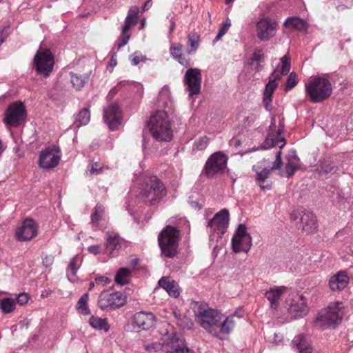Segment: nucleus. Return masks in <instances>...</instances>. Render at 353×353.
<instances>
[{
	"label": "nucleus",
	"instance_id": "1",
	"mask_svg": "<svg viewBox=\"0 0 353 353\" xmlns=\"http://www.w3.org/2000/svg\"><path fill=\"white\" fill-rule=\"evenodd\" d=\"M195 317L199 324L208 332L219 339L218 325L223 318V314L217 310L209 308L203 303H196L194 309Z\"/></svg>",
	"mask_w": 353,
	"mask_h": 353
},
{
	"label": "nucleus",
	"instance_id": "2",
	"mask_svg": "<svg viewBox=\"0 0 353 353\" xmlns=\"http://www.w3.org/2000/svg\"><path fill=\"white\" fill-rule=\"evenodd\" d=\"M165 194L164 184L155 176L146 178L140 186L139 198L148 205L159 202Z\"/></svg>",
	"mask_w": 353,
	"mask_h": 353
},
{
	"label": "nucleus",
	"instance_id": "3",
	"mask_svg": "<svg viewBox=\"0 0 353 353\" xmlns=\"http://www.w3.org/2000/svg\"><path fill=\"white\" fill-rule=\"evenodd\" d=\"M149 130L152 137L158 141H169L172 138V131L165 111H157L148 121Z\"/></svg>",
	"mask_w": 353,
	"mask_h": 353
},
{
	"label": "nucleus",
	"instance_id": "4",
	"mask_svg": "<svg viewBox=\"0 0 353 353\" xmlns=\"http://www.w3.org/2000/svg\"><path fill=\"white\" fill-rule=\"evenodd\" d=\"M332 92L331 82L323 77H315L305 84V94L312 103H319L327 99Z\"/></svg>",
	"mask_w": 353,
	"mask_h": 353
},
{
	"label": "nucleus",
	"instance_id": "5",
	"mask_svg": "<svg viewBox=\"0 0 353 353\" xmlns=\"http://www.w3.org/2000/svg\"><path fill=\"white\" fill-rule=\"evenodd\" d=\"M158 241L162 254L172 258L177 253L179 231L174 227L167 226L159 233Z\"/></svg>",
	"mask_w": 353,
	"mask_h": 353
},
{
	"label": "nucleus",
	"instance_id": "6",
	"mask_svg": "<svg viewBox=\"0 0 353 353\" xmlns=\"http://www.w3.org/2000/svg\"><path fill=\"white\" fill-rule=\"evenodd\" d=\"M343 314V303L338 301L332 303L327 308L321 311L317 318V322L324 326L339 324Z\"/></svg>",
	"mask_w": 353,
	"mask_h": 353
},
{
	"label": "nucleus",
	"instance_id": "7",
	"mask_svg": "<svg viewBox=\"0 0 353 353\" xmlns=\"http://www.w3.org/2000/svg\"><path fill=\"white\" fill-rule=\"evenodd\" d=\"M292 220L299 219L297 226L299 230L306 234H312L316 230L317 220L314 214L306 210H297L292 212L290 214Z\"/></svg>",
	"mask_w": 353,
	"mask_h": 353
},
{
	"label": "nucleus",
	"instance_id": "8",
	"mask_svg": "<svg viewBox=\"0 0 353 353\" xmlns=\"http://www.w3.org/2000/svg\"><path fill=\"white\" fill-rule=\"evenodd\" d=\"M228 158L222 152L212 154L206 161L203 169L204 174L209 178L223 172L226 168Z\"/></svg>",
	"mask_w": 353,
	"mask_h": 353
},
{
	"label": "nucleus",
	"instance_id": "9",
	"mask_svg": "<svg viewBox=\"0 0 353 353\" xmlns=\"http://www.w3.org/2000/svg\"><path fill=\"white\" fill-rule=\"evenodd\" d=\"M54 57L50 50H39L34 58V66L36 71L47 77L53 70Z\"/></svg>",
	"mask_w": 353,
	"mask_h": 353
},
{
	"label": "nucleus",
	"instance_id": "10",
	"mask_svg": "<svg viewBox=\"0 0 353 353\" xmlns=\"http://www.w3.org/2000/svg\"><path fill=\"white\" fill-rule=\"evenodd\" d=\"M283 128V124L281 121H279V126L277 128L275 118L272 117L267 137L263 143V148L264 149H268L276 145L279 148H282L285 145V139L281 137Z\"/></svg>",
	"mask_w": 353,
	"mask_h": 353
},
{
	"label": "nucleus",
	"instance_id": "11",
	"mask_svg": "<svg viewBox=\"0 0 353 353\" xmlns=\"http://www.w3.org/2000/svg\"><path fill=\"white\" fill-rule=\"evenodd\" d=\"M26 117V110L23 103L21 101L10 104L6 113L4 122L7 125L17 127Z\"/></svg>",
	"mask_w": 353,
	"mask_h": 353
},
{
	"label": "nucleus",
	"instance_id": "12",
	"mask_svg": "<svg viewBox=\"0 0 353 353\" xmlns=\"http://www.w3.org/2000/svg\"><path fill=\"white\" fill-rule=\"evenodd\" d=\"M139 11V9L137 6H132L130 8L122 27L121 35L116 42L118 50L128 43L131 37L129 30L137 23Z\"/></svg>",
	"mask_w": 353,
	"mask_h": 353
},
{
	"label": "nucleus",
	"instance_id": "13",
	"mask_svg": "<svg viewBox=\"0 0 353 353\" xmlns=\"http://www.w3.org/2000/svg\"><path fill=\"white\" fill-rule=\"evenodd\" d=\"M61 159V151L55 145H52L42 150L39 157V165L43 169L55 168Z\"/></svg>",
	"mask_w": 353,
	"mask_h": 353
},
{
	"label": "nucleus",
	"instance_id": "14",
	"mask_svg": "<svg viewBox=\"0 0 353 353\" xmlns=\"http://www.w3.org/2000/svg\"><path fill=\"white\" fill-rule=\"evenodd\" d=\"M232 245L234 252H248L252 245V238L247 232L245 225H239L232 239Z\"/></svg>",
	"mask_w": 353,
	"mask_h": 353
},
{
	"label": "nucleus",
	"instance_id": "15",
	"mask_svg": "<svg viewBox=\"0 0 353 353\" xmlns=\"http://www.w3.org/2000/svg\"><path fill=\"white\" fill-rule=\"evenodd\" d=\"M125 297L121 292H102L98 299V306L103 310L106 309L114 310L125 303Z\"/></svg>",
	"mask_w": 353,
	"mask_h": 353
},
{
	"label": "nucleus",
	"instance_id": "16",
	"mask_svg": "<svg viewBox=\"0 0 353 353\" xmlns=\"http://www.w3.org/2000/svg\"><path fill=\"white\" fill-rule=\"evenodd\" d=\"M277 26V22L269 17L261 19L256 24L258 39L261 41H269L274 36Z\"/></svg>",
	"mask_w": 353,
	"mask_h": 353
},
{
	"label": "nucleus",
	"instance_id": "17",
	"mask_svg": "<svg viewBox=\"0 0 353 353\" xmlns=\"http://www.w3.org/2000/svg\"><path fill=\"white\" fill-rule=\"evenodd\" d=\"M38 234V225L31 219H26L15 230V238L19 241H28Z\"/></svg>",
	"mask_w": 353,
	"mask_h": 353
},
{
	"label": "nucleus",
	"instance_id": "18",
	"mask_svg": "<svg viewBox=\"0 0 353 353\" xmlns=\"http://www.w3.org/2000/svg\"><path fill=\"white\" fill-rule=\"evenodd\" d=\"M281 152L279 150L277 152L276 154V159L273 163V165L269 168H263L259 165H256L253 166L254 170L256 172V181L260 188L263 190H270L271 188L270 184L263 185L262 183L265 182V181L269 177L270 174V172L272 170L279 169L281 168L282 161H281Z\"/></svg>",
	"mask_w": 353,
	"mask_h": 353
},
{
	"label": "nucleus",
	"instance_id": "19",
	"mask_svg": "<svg viewBox=\"0 0 353 353\" xmlns=\"http://www.w3.org/2000/svg\"><path fill=\"white\" fill-rule=\"evenodd\" d=\"M184 83L190 96L198 94L201 90V73L199 69H188L184 76Z\"/></svg>",
	"mask_w": 353,
	"mask_h": 353
},
{
	"label": "nucleus",
	"instance_id": "20",
	"mask_svg": "<svg viewBox=\"0 0 353 353\" xmlns=\"http://www.w3.org/2000/svg\"><path fill=\"white\" fill-rule=\"evenodd\" d=\"M287 310L294 319L301 318L307 312V307L302 295H295L286 301Z\"/></svg>",
	"mask_w": 353,
	"mask_h": 353
},
{
	"label": "nucleus",
	"instance_id": "21",
	"mask_svg": "<svg viewBox=\"0 0 353 353\" xmlns=\"http://www.w3.org/2000/svg\"><path fill=\"white\" fill-rule=\"evenodd\" d=\"M103 118L111 130H115L122 122L121 111L116 103L110 104L103 110Z\"/></svg>",
	"mask_w": 353,
	"mask_h": 353
},
{
	"label": "nucleus",
	"instance_id": "22",
	"mask_svg": "<svg viewBox=\"0 0 353 353\" xmlns=\"http://www.w3.org/2000/svg\"><path fill=\"white\" fill-rule=\"evenodd\" d=\"M228 223L229 212L227 209H223L208 221L207 226L211 231H218L221 234H223L226 232Z\"/></svg>",
	"mask_w": 353,
	"mask_h": 353
},
{
	"label": "nucleus",
	"instance_id": "23",
	"mask_svg": "<svg viewBox=\"0 0 353 353\" xmlns=\"http://www.w3.org/2000/svg\"><path fill=\"white\" fill-rule=\"evenodd\" d=\"M165 353H190V350L185 346L184 339L181 335L172 333L168 335Z\"/></svg>",
	"mask_w": 353,
	"mask_h": 353
},
{
	"label": "nucleus",
	"instance_id": "24",
	"mask_svg": "<svg viewBox=\"0 0 353 353\" xmlns=\"http://www.w3.org/2000/svg\"><path fill=\"white\" fill-rule=\"evenodd\" d=\"M105 248L107 253L112 256H116L119 250L122 247L123 239L114 232H108L105 235Z\"/></svg>",
	"mask_w": 353,
	"mask_h": 353
},
{
	"label": "nucleus",
	"instance_id": "25",
	"mask_svg": "<svg viewBox=\"0 0 353 353\" xmlns=\"http://www.w3.org/2000/svg\"><path fill=\"white\" fill-rule=\"evenodd\" d=\"M133 322L139 328L146 330L154 325L155 316L151 312H139L134 315Z\"/></svg>",
	"mask_w": 353,
	"mask_h": 353
},
{
	"label": "nucleus",
	"instance_id": "26",
	"mask_svg": "<svg viewBox=\"0 0 353 353\" xmlns=\"http://www.w3.org/2000/svg\"><path fill=\"white\" fill-rule=\"evenodd\" d=\"M349 283V276L345 271H340L331 276L329 280V287L333 292L341 291Z\"/></svg>",
	"mask_w": 353,
	"mask_h": 353
},
{
	"label": "nucleus",
	"instance_id": "27",
	"mask_svg": "<svg viewBox=\"0 0 353 353\" xmlns=\"http://www.w3.org/2000/svg\"><path fill=\"white\" fill-rule=\"evenodd\" d=\"M300 168V160L294 150L289 151L286 156V163L283 175L287 177L292 176Z\"/></svg>",
	"mask_w": 353,
	"mask_h": 353
},
{
	"label": "nucleus",
	"instance_id": "28",
	"mask_svg": "<svg viewBox=\"0 0 353 353\" xmlns=\"http://www.w3.org/2000/svg\"><path fill=\"white\" fill-rule=\"evenodd\" d=\"M236 318H240V316H238L236 312H234L225 318L223 317L218 325V329H219V334H229L236 325Z\"/></svg>",
	"mask_w": 353,
	"mask_h": 353
},
{
	"label": "nucleus",
	"instance_id": "29",
	"mask_svg": "<svg viewBox=\"0 0 353 353\" xmlns=\"http://www.w3.org/2000/svg\"><path fill=\"white\" fill-rule=\"evenodd\" d=\"M159 285L171 296L177 297L180 294L178 283L169 276L162 277L159 281Z\"/></svg>",
	"mask_w": 353,
	"mask_h": 353
},
{
	"label": "nucleus",
	"instance_id": "30",
	"mask_svg": "<svg viewBox=\"0 0 353 353\" xmlns=\"http://www.w3.org/2000/svg\"><path fill=\"white\" fill-rule=\"evenodd\" d=\"M286 290L285 287H274L265 293V296L270 303V307L276 309L279 305V300Z\"/></svg>",
	"mask_w": 353,
	"mask_h": 353
},
{
	"label": "nucleus",
	"instance_id": "31",
	"mask_svg": "<svg viewBox=\"0 0 353 353\" xmlns=\"http://www.w3.org/2000/svg\"><path fill=\"white\" fill-rule=\"evenodd\" d=\"M283 26L287 28L294 29L300 32L306 31L308 28L306 21L297 17H288L285 21Z\"/></svg>",
	"mask_w": 353,
	"mask_h": 353
},
{
	"label": "nucleus",
	"instance_id": "32",
	"mask_svg": "<svg viewBox=\"0 0 353 353\" xmlns=\"http://www.w3.org/2000/svg\"><path fill=\"white\" fill-rule=\"evenodd\" d=\"M182 51L183 46L180 43L172 45L170 48V54L172 58L176 59L181 65L187 67L189 65V61L182 53Z\"/></svg>",
	"mask_w": 353,
	"mask_h": 353
},
{
	"label": "nucleus",
	"instance_id": "33",
	"mask_svg": "<svg viewBox=\"0 0 353 353\" xmlns=\"http://www.w3.org/2000/svg\"><path fill=\"white\" fill-rule=\"evenodd\" d=\"M276 82L269 81L266 84L263 92V103L267 110L270 111L272 108V95L277 87Z\"/></svg>",
	"mask_w": 353,
	"mask_h": 353
},
{
	"label": "nucleus",
	"instance_id": "34",
	"mask_svg": "<svg viewBox=\"0 0 353 353\" xmlns=\"http://www.w3.org/2000/svg\"><path fill=\"white\" fill-rule=\"evenodd\" d=\"M292 345L299 353H311L312 347L306 341L303 335H298L294 338Z\"/></svg>",
	"mask_w": 353,
	"mask_h": 353
},
{
	"label": "nucleus",
	"instance_id": "35",
	"mask_svg": "<svg viewBox=\"0 0 353 353\" xmlns=\"http://www.w3.org/2000/svg\"><path fill=\"white\" fill-rule=\"evenodd\" d=\"M81 265V256L76 255L72 257L69 262L68 266V272L67 276L70 281H72L76 276L77 272L78 269L80 268Z\"/></svg>",
	"mask_w": 353,
	"mask_h": 353
},
{
	"label": "nucleus",
	"instance_id": "36",
	"mask_svg": "<svg viewBox=\"0 0 353 353\" xmlns=\"http://www.w3.org/2000/svg\"><path fill=\"white\" fill-rule=\"evenodd\" d=\"M88 322L90 325L95 330H104L105 332L110 330V325L108 323L107 319L92 316L89 319Z\"/></svg>",
	"mask_w": 353,
	"mask_h": 353
},
{
	"label": "nucleus",
	"instance_id": "37",
	"mask_svg": "<svg viewBox=\"0 0 353 353\" xmlns=\"http://www.w3.org/2000/svg\"><path fill=\"white\" fill-rule=\"evenodd\" d=\"M90 119V114L88 109H83L77 114L74 125L77 128L87 125Z\"/></svg>",
	"mask_w": 353,
	"mask_h": 353
},
{
	"label": "nucleus",
	"instance_id": "38",
	"mask_svg": "<svg viewBox=\"0 0 353 353\" xmlns=\"http://www.w3.org/2000/svg\"><path fill=\"white\" fill-rule=\"evenodd\" d=\"M200 43V35L196 32H191L188 36V44L191 49L188 51V54L194 53L198 49Z\"/></svg>",
	"mask_w": 353,
	"mask_h": 353
},
{
	"label": "nucleus",
	"instance_id": "39",
	"mask_svg": "<svg viewBox=\"0 0 353 353\" xmlns=\"http://www.w3.org/2000/svg\"><path fill=\"white\" fill-rule=\"evenodd\" d=\"M173 314L176 321L177 324L181 327L183 329H190L193 326L192 321L186 316L181 313H178L176 312H174Z\"/></svg>",
	"mask_w": 353,
	"mask_h": 353
},
{
	"label": "nucleus",
	"instance_id": "40",
	"mask_svg": "<svg viewBox=\"0 0 353 353\" xmlns=\"http://www.w3.org/2000/svg\"><path fill=\"white\" fill-rule=\"evenodd\" d=\"M70 81L73 87L76 90H80L85 85V81L88 79V77L74 74L73 72H70Z\"/></svg>",
	"mask_w": 353,
	"mask_h": 353
},
{
	"label": "nucleus",
	"instance_id": "41",
	"mask_svg": "<svg viewBox=\"0 0 353 353\" xmlns=\"http://www.w3.org/2000/svg\"><path fill=\"white\" fill-rule=\"evenodd\" d=\"M130 275V271L128 268H121L116 273L114 280L118 284L123 285L128 283V278Z\"/></svg>",
	"mask_w": 353,
	"mask_h": 353
},
{
	"label": "nucleus",
	"instance_id": "42",
	"mask_svg": "<svg viewBox=\"0 0 353 353\" xmlns=\"http://www.w3.org/2000/svg\"><path fill=\"white\" fill-rule=\"evenodd\" d=\"M0 307L3 314L11 313L15 309V301L9 297L3 298L0 301Z\"/></svg>",
	"mask_w": 353,
	"mask_h": 353
},
{
	"label": "nucleus",
	"instance_id": "43",
	"mask_svg": "<svg viewBox=\"0 0 353 353\" xmlns=\"http://www.w3.org/2000/svg\"><path fill=\"white\" fill-rule=\"evenodd\" d=\"M88 294H84L81 296L79 299L77 304V309L80 314H88L90 313V310L88 305Z\"/></svg>",
	"mask_w": 353,
	"mask_h": 353
},
{
	"label": "nucleus",
	"instance_id": "44",
	"mask_svg": "<svg viewBox=\"0 0 353 353\" xmlns=\"http://www.w3.org/2000/svg\"><path fill=\"white\" fill-rule=\"evenodd\" d=\"M168 340V336L163 339V343L153 342L145 346V350L149 352H157L159 351H163L165 352V343Z\"/></svg>",
	"mask_w": 353,
	"mask_h": 353
},
{
	"label": "nucleus",
	"instance_id": "45",
	"mask_svg": "<svg viewBox=\"0 0 353 353\" xmlns=\"http://www.w3.org/2000/svg\"><path fill=\"white\" fill-rule=\"evenodd\" d=\"M104 214V208L101 205H97L94 208V212L91 215L92 223L97 226L99 221H100Z\"/></svg>",
	"mask_w": 353,
	"mask_h": 353
},
{
	"label": "nucleus",
	"instance_id": "46",
	"mask_svg": "<svg viewBox=\"0 0 353 353\" xmlns=\"http://www.w3.org/2000/svg\"><path fill=\"white\" fill-rule=\"evenodd\" d=\"M332 161L329 159H324L320 163L319 174H327L333 170Z\"/></svg>",
	"mask_w": 353,
	"mask_h": 353
},
{
	"label": "nucleus",
	"instance_id": "47",
	"mask_svg": "<svg viewBox=\"0 0 353 353\" xmlns=\"http://www.w3.org/2000/svg\"><path fill=\"white\" fill-rule=\"evenodd\" d=\"M209 143L208 137L204 136L195 141L193 145V150L200 151L205 150Z\"/></svg>",
	"mask_w": 353,
	"mask_h": 353
},
{
	"label": "nucleus",
	"instance_id": "48",
	"mask_svg": "<svg viewBox=\"0 0 353 353\" xmlns=\"http://www.w3.org/2000/svg\"><path fill=\"white\" fill-rule=\"evenodd\" d=\"M231 26V22L229 19H228L221 26V27L219 30V32L216 36L214 43L218 41L224 34H226L229 28Z\"/></svg>",
	"mask_w": 353,
	"mask_h": 353
},
{
	"label": "nucleus",
	"instance_id": "49",
	"mask_svg": "<svg viewBox=\"0 0 353 353\" xmlns=\"http://www.w3.org/2000/svg\"><path fill=\"white\" fill-rule=\"evenodd\" d=\"M281 74L287 75L290 70V57L288 55H285L281 58Z\"/></svg>",
	"mask_w": 353,
	"mask_h": 353
},
{
	"label": "nucleus",
	"instance_id": "50",
	"mask_svg": "<svg viewBox=\"0 0 353 353\" xmlns=\"http://www.w3.org/2000/svg\"><path fill=\"white\" fill-rule=\"evenodd\" d=\"M297 77L294 72L290 73L286 81V90H290L297 84Z\"/></svg>",
	"mask_w": 353,
	"mask_h": 353
},
{
	"label": "nucleus",
	"instance_id": "51",
	"mask_svg": "<svg viewBox=\"0 0 353 353\" xmlns=\"http://www.w3.org/2000/svg\"><path fill=\"white\" fill-rule=\"evenodd\" d=\"M90 172L91 174H99L102 170L103 166L101 163L94 162L89 165Z\"/></svg>",
	"mask_w": 353,
	"mask_h": 353
},
{
	"label": "nucleus",
	"instance_id": "52",
	"mask_svg": "<svg viewBox=\"0 0 353 353\" xmlns=\"http://www.w3.org/2000/svg\"><path fill=\"white\" fill-rule=\"evenodd\" d=\"M264 58V54L261 49H257L253 53V56L252 59L255 61L257 63H260L263 61Z\"/></svg>",
	"mask_w": 353,
	"mask_h": 353
},
{
	"label": "nucleus",
	"instance_id": "53",
	"mask_svg": "<svg viewBox=\"0 0 353 353\" xmlns=\"http://www.w3.org/2000/svg\"><path fill=\"white\" fill-rule=\"evenodd\" d=\"M110 279L106 276H101L96 277L95 281L97 285H100L101 286L106 285L110 283Z\"/></svg>",
	"mask_w": 353,
	"mask_h": 353
},
{
	"label": "nucleus",
	"instance_id": "54",
	"mask_svg": "<svg viewBox=\"0 0 353 353\" xmlns=\"http://www.w3.org/2000/svg\"><path fill=\"white\" fill-rule=\"evenodd\" d=\"M43 264L46 268L50 267L54 262V256L52 255L46 254L42 256Z\"/></svg>",
	"mask_w": 353,
	"mask_h": 353
},
{
	"label": "nucleus",
	"instance_id": "55",
	"mask_svg": "<svg viewBox=\"0 0 353 353\" xmlns=\"http://www.w3.org/2000/svg\"><path fill=\"white\" fill-rule=\"evenodd\" d=\"M28 301V295L26 293H20L17 297V302L20 305L26 304Z\"/></svg>",
	"mask_w": 353,
	"mask_h": 353
},
{
	"label": "nucleus",
	"instance_id": "56",
	"mask_svg": "<svg viewBox=\"0 0 353 353\" xmlns=\"http://www.w3.org/2000/svg\"><path fill=\"white\" fill-rule=\"evenodd\" d=\"M6 29V27H0V46L5 41L6 39L8 37V34L5 32Z\"/></svg>",
	"mask_w": 353,
	"mask_h": 353
},
{
	"label": "nucleus",
	"instance_id": "57",
	"mask_svg": "<svg viewBox=\"0 0 353 353\" xmlns=\"http://www.w3.org/2000/svg\"><path fill=\"white\" fill-rule=\"evenodd\" d=\"M281 72L279 73L278 71L274 70L270 77V81H274L276 82L277 80H279L281 77Z\"/></svg>",
	"mask_w": 353,
	"mask_h": 353
},
{
	"label": "nucleus",
	"instance_id": "58",
	"mask_svg": "<svg viewBox=\"0 0 353 353\" xmlns=\"http://www.w3.org/2000/svg\"><path fill=\"white\" fill-rule=\"evenodd\" d=\"M88 251L90 253H92L94 255H97L100 252V246L98 245H91V246L88 247Z\"/></svg>",
	"mask_w": 353,
	"mask_h": 353
},
{
	"label": "nucleus",
	"instance_id": "59",
	"mask_svg": "<svg viewBox=\"0 0 353 353\" xmlns=\"http://www.w3.org/2000/svg\"><path fill=\"white\" fill-rule=\"evenodd\" d=\"M152 6V1L151 0H148L143 5V10L145 11L148 10L149 8H150Z\"/></svg>",
	"mask_w": 353,
	"mask_h": 353
},
{
	"label": "nucleus",
	"instance_id": "60",
	"mask_svg": "<svg viewBox=\"0 0 353 353\" xmlns=\"http://www.w3.org/2000/svg\"><path fill=\"white\" fill-rule=\"evenodd\" d=\"M140 61H141V58L138 56L133 57L132 59V63L134 65H138L140 63Z\"/></svg>",
	"mask_w": 353,
	"mask_h": 353
},
{
	"label": "nucleus",
	"instance_id": "61",
	"mask_svg": "<svg viewBox=\"0 0 353 353\" xmlns=\"http://www.w3.org/2000/svg\"><path fill=\"white\" fill-rule=\"evenodd\" d=\"M228 174L230 176V178L232 179V183H234L235 182V181H236V174L234 173H232L229 170L228 171Z\"/></svg>",
	"mask_w": 353,
	"mask_h": 353
},
{
	"label": "nucleus",
	"instance_id": "62",
	"mask_svg": "<svg viewBox=\"0 0 353 353\" xmlns=\"http://www.w3.org/2000/svg\"><path fill=\"white\" fill-rule=\"evenodd\" d=\"M174 28H175V22L172 19H171L170 20V28H169V33L170 34H172V32H173Z\"/></svg>",
	"mask_w": 353,
	"mask_h": 353
},
{
	"label": "nucleus",
	"instance_id": "63",
	"mask_svg": "<svg viewBox=\"0 0 353 353\" xmlns=\"http://www.w3.org/2000/svg\"><path fill=\"white\" fill-rule=\"evenodd\" d=\"M145 23H146L145 19H142L141 28H143L145 26Z\"/></svg>",
	"mask_w": 353,
	"mask_h": 353
},
{
	"label": "nucleus",
	"instance_id": "64",
	"mask_svg": "<svg viewBox=\"0 0 353 353\" xmlns=\"http://www.w3.org/2000/svg\"><path fill=\"white\" fill-rule=\"evenodd\" d=\"M94 287V283L90 282V285H89V290H91L92 289H93Z\"/></svg>",
	"mask_w": 353,
	"mask_h": 353
}]
</instances>
